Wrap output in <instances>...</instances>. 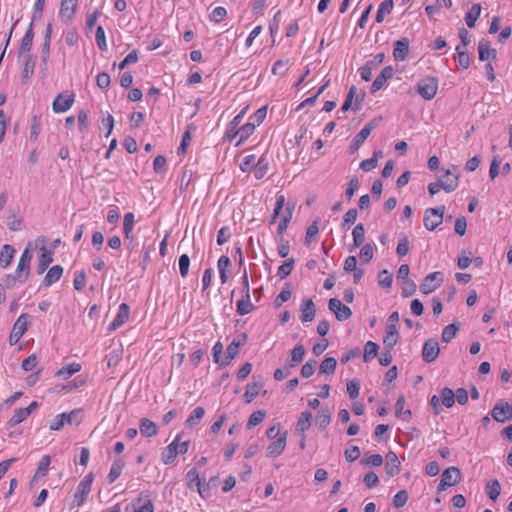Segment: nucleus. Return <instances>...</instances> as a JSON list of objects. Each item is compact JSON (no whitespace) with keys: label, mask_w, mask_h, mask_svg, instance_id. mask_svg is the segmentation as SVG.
<instances>
[{"label":"nucleus","mask_w":512,"mask_h":512,"mask_svg":"<svg viewBox=\"0 0 512 512\" xmlns=\"http://www.w3.org/2000/svg\"><path fill=\"white\" fill-rule=\"evenodd\" d=\"M458 169L456 166H451L439 176L436 182L428 185V192H439L441 189L446 192L454 191L458 186Z\"/></svg>","instance_id":"nucleus-1"},{"label":"nucleus","mask_w":512,"mask_h":512,"mask_svg":"<svg viewBox=\"0 0 512 512\" xmlns=\"http://www.w3.org/2000/svg\"><path fill=\"white\" fill-rule=\"evenodd\" d=\"M439 81L434 76H425L418 80L415 89L416 92L427 101L432 100L438 91Z\"/></svg>","instance_id":"nucleus-2"},{"label":"nucleus","mask_w":512,"mask_h":512,"mask_svg":"<svg viewBox=\"0 0 512 512\" xmlns=\"http://www.w3.org/2000/svg\"><path fill=\"white\" fill-rule=\"evenodd\" d=\"M93 482V473L87 474L78 484L76 491L74 493L73 501L71 503V508L80 507L85 500L87 499L89 493L91 492Z\"/></svg>","instance_id":"nucleus-3"},{"label":"nucleus","mask_w":512,"mask_h":512,"mask_svg":"<svg viewBox=\"0 0 512 512\" xmlns=\"http://www.w3.org/2000/svg\"><path fill=\"white\" fill-rule=\"evenodd\" d=\"M31 259H32V253L29 250V248L27 247L23 251V253L18 261L15 276L7 277V285H9L10 280H12V281L19 280L20 282L23 283L28 279L29 272H30L29 267H30Z\"/></svg>","instance_id":"nucleus-4"},{"label":"nucleus","mask_w":512,"mask_h":512,"mask_svg":"<svg viewBox=\"0 0 512 512\" xmlns=\"http://www.w3.org/2000/svg\"><path fill=\"white\" fill-rule=\"evenodd\" d=\"M444 213V206L426 209L423 218L425 228L430 231L435 230L442 223Z\"/></svg>","instance_id":"nucleus-5"},{"label":"nucleus","mask_w":512,"mask_h":512,"mask_svg":"<svg viewBox=\"0 0 512 512\" xmlns=\"http://www.w3.org/2000/svg\"><path fill=\"white\" fill-rule=\"evenodd\" d=\"M461 480V472L457 467L451 466L446 468L442 475L440 483L437 487L438 492H442L447 489V487L454 486L458 484Z\"/></svg>","instance_id":"nucleus-6"},{"label":"nucleus","mask_w":512,"mask_h":512,"mask_svg":"<svg viewBox=\"0 0 512 512\" xmlns=\"http://www.w3.org/2000/svg\"><path fill=\"white\" fill-rule=\"evenodd\" d=\"M247 342V335L245 333L240 334L237 338H234L226 349V355L221 361V366H227L230 362L238 355L239 349L243 347Z\"/></svg>","instance_id":"nucleus-7"},{"label":"nucleus","mask_w":512,"mask_h":512,"mask_svg":"<svg viewBox=\"0 0 512 512\" xmlns=\"http://www.w3.org/2000/svg\"><path fill=\"white\" fill-rule=\"evenodd\" d=\"M242 284L245 297L237 301V313L239 315H246L254 310V306L250 301V288L246 271L244 272V275L242 277Z\"/></svg>","instance_id":"nucleus-8"},{"label":"nucleus","mask_w":512,"mask_h":512,"mask_svg":"<svg viewBox=\"0 0 512 512\" xmlns=\"http://www.w3.org/2000/svg\"><path fill=\"white\" fill-rule=\"evenodd\" d=\"M377 125L378 121L376 119H372L354 136L350 144L351 153L356 152L361 147Z\"/></svg>","instance_id":"nucleus-9"},{"label":"nucleus","mask_w":512,"mask_h":512,"mask_svg":"<svg viewBox=\"0 0 512 512\" xmlns=\"http://www.w3.org/2000/svg\"><path fill=\"white\" fill-rule=\"evenodd\" d=\"M443 282L442 272L436 271L428 274L420 284V291L427 295L435 291Z\"/></svg>","instance_id":"nucleus-10"},{"label":"nucleus","mask_w":512,"mask_h":512,"mask_svg":"<svg viewBox=\"0 0 512 512\" xmlns=\"http://www.w3.org/2000/svg\"><path fill=\"white\" fill-rule=\"evenodd\" d=\"M491 415L495 421L504 423L512 419V405L508 402H499L493 407Z\"/></svg>","instance_id":"nucleus-11"},{"label":"nucleus","mask_w":512,"mask_h":512,"mask_svg":"<svg viewBox=\"0 0 512 512\" xmlns=\"http://www.w3.org/2000/svg\"><path fill=\"white\" fill-rule=\"evenodd\" d=\"M75 95L71 94H58L52 103V109L55 113H63L68 111L74 103Z\"/></svg>","instance_id":"nucleus-12"},{"label":"nucleus","mask_w":512,"mask_h":512,"mask_svg":"<svg viewBox=\"0 0 512 512\" xmlns=\"http://www.w3.org/2000/svg\"><path fill=\"white\" fill-rule=\"evenodd\" d=\"M440 353L439 343L435 339L425 341L422 349V357L426 363L435 361Z\"/></svg>","instance_id":"nucleus-13"},{"label":"nucleus","mask_w":512,"mask_h":512,"mask_svg":"<svg viewBox=\"0 0 512 512\" xmlns=\"http://www.w3.org/2000/svg\"><path fill=\"white\" fill-rule=\"evenodd\" d=\"M410 41L408 38L403 37L394 43L393 57L397 62L406 60L409 53Z\"/></svg>","instance_id":"nucleus-14"},{"label":"nucleus","mask_w":512,"mask_h":512,"mask_svg":"<svg viewBox=\"0 0 512 512\" xmlns=\"http://www.w3.org/2000/svg\"><path fill=\"white\" fill-rule=\"evenodd\" d=\"M478 54L480 61H488L496 58L497 51L491 47L489 40L481 39L478 43Z\"/></svg>","instance_id":"nucleus-15"},{"label":"nucleus","mask_w":512,"mask_h":512,"mask_svg":"<svg viewBox=\"0 0 512 512\" xmlns=\"http://www.w3.org/2000/svg\"><path fill=\"white\" fill-rule=\"evenodd\" d=\"M287 432L282 433L267 448V456L276 458L282 454L286 447Z\"/></svg>","instance_id":"nucleus-16"},{"label":"nucleus","mask_w":512,"mask_h":512,"mask_svg":"<svg viewBox=\"0 0 512 512\" xmlns=\"http://www.w3.org/2000/svg\"><path fill=\"white\" fill-rule=\"evenodd\" d=\"M394 74V69L392 66H386L383 68L381 73L377 75L375 80L373 81L371 85V93H375L379 91L387 82V80L391 79Z\"/></svg>","instance_id":"nucleus-17"},{"label":"nucleus","mask_w":512,"mask_h":512,"mask_svg":"<svg viewBox=\"0 0 512 512\" xmlns=\"http://www.w3.org/2000/svg\"><path fill=\"white\" fill-rule=\"evenodd\" d=\"M400 461L398 456L393 451L386 454L385 471L388 477H393L400 472Z\"/></svg>","instance_id":"nucleus-18"},{"label":"nucleus","mask_w":512,"mask_h":512,"mask_svg":"<svg viewBox=\"0 0 512 512\" xmlns=\"http://www.w3.org/2000/svg\"><path fill=\"white\" fill-rule=\"evenodd\" d=\"M126 510L128 512H153L154 507L149 499L143 501L142 497H138L127 505Z\"/></svg>","instance_id":"nucleus-19"},{"label":"nucleus","mask_w":512,"mask_h":512,"mask_svg":"<svg viewBox=\"0 0 512 512\" xmlns=\"http://www.w3.org/2000/svg\"><path fill=\"white\" fill-rule=\"evenodd\" d=\"M130 309L129 306L126 303H122L119 306L118 313L114 320L109 325V331H114L118 329L120 326H122L129 318Z\"/></svg>","instance_id":"nucleus-20"},{"label":"nucleus","mask_w":512,"mask_h":512,"mask_svg":"<svg viewBox=\"0 0 512 512\" xmlns=\"http://www.w3.org/2000/svg\"><path fill=\"white\" fill-rule=\"evenodd\" d=\"M33 38H34V30H33V24L30 23L19 46L18 53L19 55H22L24 53H28L33 44Z\"/></svg>","instance_id":"nucleus-21"},{"label":"nucleus","mask_w":512,"mask_h":512,"mask_svg":"<svg viewBox=\"0 0 512 512\" xmlns=\"http://www.w3.org/2000/svg\"><path fill=\"white\" fill-rule=\"evenodd\" d=\"M62 274H63L62 266H60V265L52 266L48 270L46 276L44 277L43 285L46 287L51 286L53 283H55L56 281H58L61 278Z\"/></svg>","instance_id":"nucleus-22"},{"label":"nucleus","mask_w":512,"mask_h":512,"mask_svg":"<svg viewBox=\"0 0 512 512\" xmlns=\"http://www.w3.org/2000/svg\"><path fill=\"white\" fill-rule=\"evenodd\" d=\"M301 320L303 322H310L314 319L316 309L312 299L305 300L301 305Z\"/></svg>","instance_id":"nucleus-23"},{"label":"nucleus","mask_w":512,"mask_h":512,"mask_svg":"<svg viewBox=\"0 0 512 512\" xmlns=\"http://www.w3.org/2000/svg\"><path fill=\"white\" fill-rule=\"evenodd\" d=\"M139 430L140 433L145 437H152L158 432L156 424L147 418L141 419Z\"/></svg>","instance_id":"nucleus-24"},{"label":"nucleus","mask_w":512,"mask_h":512,"mask_svg":"<svg viewBox=\"0 0 512 512\" xmlns=\"http://www.w3.org/2000/svg\"><path fill=\"white\" fill-rule=\"evenodd\" d=\"M77 7H78V3L70 2V3H66L64 5L63 1L61 0V6H60V12H59L60 16L63 19L65 18L66 19L65 21H71L75 17Z\"/></svg>","instance_id":"nucleus-25"},{"label":"nucleus","mask_w":512,"mask_h":512,"mask_svg":"<svg viewBox=\"0 0 512 512\" xmlns=\"http://www.w3.org/2000/svg\"><path fill=\"white\" fill-rule=\"evenodd\" d=\"M14 254H15V249L9 245V244H5L3 247H2V250H1V253H0V265L1 267L3 268H7L13 257H14Z\"/></svg>","instance_id":"nucleus-26"},{"label":"nucleus","mask_w":512,"mask_h":512,"mask_svg":"<svg viewBox=\"0 0 512 512\" xmlns=\"http://www.w3.org/2000/svg\"><path fill=\"white\" fill-rule=\"evenodd\" d=\"M269 161L265 155L258 158L256 166L253 170L256 179L263 178L268 172Z\"/></svg>","instance_id":"nucleus-27"},{"label":"nucleus","mask_w":512,"mask_h":512,"mask_svg":"<svg viewBox=\"0 0 512 512\" xmlns=\"http://www.w3.org/2000/svg\"><path fill=\"white\" fill-rule=\"evenodd\" d=\"M29 324H30L29 315L23 313L18 317V319L14 323V325L12 327V331L16 332L20 336H23L24 333L27 331Z\"/></svg>","instance_id":"nucleus-28"},{"label":"nucleus","mask_w":512,"mask_h":512,"mask_svg":"<svg viewBox=\"0 0 512 512\" xmlns=\"http://www.w3.org/2000/svg\"><path fill=\"white\" fill-rule=\"evenodd\" d=\"M255 127H256V124L255 123H251V122H248L244 125H242L236 132H235V135H238L239 136V140L238 142L236 143V145H240L243 141H245L246 139H248L250 137V135H252V133L254 132L255 130Z\"/></svg>","instance_id":"nucleus-29"},{"label":"nucleus","mask_w":512,"mask_h":512,"mask_svg":"<svg viewBox=\"0 0 512 512\" xmlns=\"http://www.w3.org/2000/svg\"><path fill=\"white\" fill-rule=\"evenodd\" d=\"M480 13H481V5L478 3L473 4L472 7L470 8V10L465 15V22L469 28H473L475 26V23H476L477 19L479 18Z\"/></svg>","instance_id":"nucleus-30"},{"label":"nucleus","mask_w":512,"mask_h":512,"mask_svg":"<svg viewBox=\"0 0 512 512\" xmlns=\"http://www.w3.org/2000/svg\"><path fill=\"white\" fill-rule=\"evenodd\" d=\"M29 416V411L24 410L23 408H18L14 411L13 416L6 422L7 428H12L21 422H23L25 419H27Z\"/></svg>","instance_id":"nucleus-31"},{"label":"nucleus","mask_w":512,"mask_h":512,"mask_svg":"<svg viewBox=\"0 0 512 512\" xmlns=\"http://www.w3.org/2000/svg\"><path fill=\"white\" fill-rule=\"evenodd\" d=\"M312 413L310 411L302 412L298 418L296 429L302 433L311 427Z\"/></svg>","instance_id":"nucleus-32"},{"label":"nucleus","mask_w":512,"mask_h":512,"mask_svg":"<svg viewBox=\"0 0 512 512\" xmlns=\"http://www.w3.org/2000/svg\"><path fill=\"white\" fill-rule=\"evenodd\" d=\"M35 64H36V62H35L33 56L27 55L26 61L24 63L22 75H21L23 83H25L28 79H30L32 77V75L34 74Z\"/></svg>","instance_id":"nucleus-33"},{"label":"nucleus","mask_w":512,"mask_h":512,"mask_svg":"<svg viewBox=\"0 0 512 512\" xmlns=\"http://www.w3.org/2000/svg\"><path fill=\"white\" fill-rule=\"evenodd\" d=\"M81 370V365L79 363H71L64 367H62L60 370L57 371L56 375L62 379H68L73 374L79 372Z\"/></svg>","instance_id":"nucleus-34"},{"label":"nucleus","mask_w":512,"mask_h":512,"mask_svg":"<svg viewBox=\"0 0 512 512\" xmlns=\"http://www.w3.org/2000/svg\"><path fill=\"white\" fill-rule=\"evenodd\" d=\"M52 261H53L52 252L48 251L44 247H42V254L39 258V264H38V268H37L38 274L44 273Z\"/></svg>","instance_id":"nucleus-35"},{"label":"nucleus","mask_w":512,"mask_h":512,"mask_svg":"<svg viewBox=\"0 0 512 512\" xmlns=\"http://www.w3.org/2000/svg\"><path fill=\"white\" fill-rule=\"evenodd\" d=\"M485 489H486V493H487L488 497L493 501H495L501 493V486L497 479L490 480L486 484Z\"/></svg>","instance_id":"nucleus-36"},{"label":"nucleus","mask_w":512,"mask_h":512,"mask_svg":"<svg viewBox=\"0 0 512 512\" xmlns=\"http://www.w3.org/2000/svg\"><path fill=\"white\" fill-rule=\"evenodd\" d=\"M205 414V410L203 407H196L195 409L192 410V412L190 413L189 417L187 418L186 420V424L187 426L189 427H194L196 425H198L201 421V419L203 418Z\"/></svg>","instance_id":"nucleus-37"},{"label":"nucleus","mask_w":512,"mask_h":512,"mask_svg":"<svg viewBox=\"0 0 512 512\" xmlns=\"http://www.w3.org/2000/svg\"><path fill=\"white\" fill-rule=\"evenodd\" d=\"M181 439V435H177V437L174 439V441L168 445L167 447V455L165 456L164 462L166 464H170L173 462L177 454H179L178 450V442Z\"/></svg>","instance_id":"nucleus-38"},{"label":"nucleus","mask_w":512,"mask_h":512,"mask_svg":"<svg viewBox=\"0 0 512 512\" xmlns=\"http://www.w3.org/2000/svg\"><path fill=\"white\" fill-rule=\"evenodd\" d=\"M378 350H379V346L377 343H375L373 341L366 342V344L364 346V355H363L364 362L367 363V362L371 361L373 358H375L377 356Z\"/></svg>","instance_id":"nucleus-39"},{"label":"nucleus","mask_w":512,"mask_h":512,"mask_svg":"<svg viewBox=\"0 0 512 512\" xmlns=\"http://www.w3.org/2000/svg\"><path fill=\"white\" fill-rule=\"evenodd\" d=\"M261 387V383L248 384L244 393L245 402L251 403L259 395Z\"/></svg>","instance_id":"nucleus-40"},{"label":"nucleus","mask_w":512,"mask_h":512,"mask_svg":"<svg viewBox=\"0 0 512 512\" xmlns=\"http://www.w3.org/2000/svg\"><path fill=\"white\" fill-rule=\"evenodd\" d=\"M440 399L445 407L451 408L455 403V394L452 389L444 387L440 392Z\"/></svg>","instance_id":"nucleus-41"},{"label":"nucleus","mask_w":512,"mask_h":512,"mask_svg":"<svg viewBox=\"0 0 512 512\" xmlns=\"http://www.w3.org/2000/svg\"><path fill=\"white\" fill-rule=\"evenodd\" d=\"M353 235V247H359L363 244L365 239V229L362 223L357 224L352 232Z\"/></svg>","instance_id":"nucleus-42"},{"label":"nucleus","mask_w":512,"mask_h":512,"mask_svg":"<svg viewBox=\"0 0 512 512\" xmlns=\"http://www.w3.org/2000/svg\"><path fill=\"white\" fill-rule=\"evenodd\" d=\"M336 366V359L334 357H327L320 364V373L331 375L335 372Z\"/></svg>","instance_id":"nucleus-43"},{"label":"nucleus","mask_w":512,"mask_h":512,"mask_svg":"<svg viewBox=\"0 0 512 512\" xmlns=\"http://www.w3.org/2000/svg\"><path fill=\"white\" fill-rule=\"evenodd\" d=\"M330 421H331V413H330L329 409L322 408L321 410L318 411V413L316 415V424L320 428H326L330 424Z\"/></svg>","instance_id":"nucleus-44"},{"label":"nucleus","mask_w":512,"mask_h":512,"mask_svg":"<svg viewBox=\"0 0 512 512\" xmlns=\"http://www.w3.org/2000/svg\"><path fill=\"white\" fill-rule=\"evenodd\" d=\"M378 156H382V151H375L371 158L363 160L360 163V168L365 172L373 170L374 168L377 167Z\"/></svg>","instance_id":"nucleus-45"},{"label":"nucleus","mask_w":512,"mask_h":512,"mask_svg":"<svg viewBox=\"0 0 512 512\" xmlns=\"http://www.w3.org/2000/svg\"><path fill=\"white\" fill-rule=\"evenodd\" d=\"M458 331L459 326L455 323L447 325L442 331L441 340L445 343H449L456 336Z\"/></svg>","instance_id":"nucleus-46"},{"label":"nucleus","mask_w":512,"mask_h":512,"mask_svg":"<svg viewBox=\"0 0 512 512\" xmlns=\"http://www.w3.org/2000/svg\"><path fill=\"white\" fill-rule=\"evenodd\" d=\"M257 160L258 158H256V156L253 154L246 155L240 163V169L243 172L253 171L256 166Z\"/></svg>","instance_id":"nucleus-47"},{"label":"nucleus","mask_w":512,"mask_h":512,"mask_svg":"<svg viewBox=\"0 0 512 512\" xmlns=\"http://www.w3.org/2000/svg\"><path fill=\"white\" fill-rule=\"evenodd\" d=\"M266 417V412L264 410H257L253 412L247 422V429H251L258 424H260Z\"/></svg>","instance_id":"nucleus-48"},{"label":"nucleus","mask_w":512,"mask_h":512,"mask_svg":"<svg viewBox=\"0 0 512 512\" xmlns=\"http://www.w3.org/2000/svg\"><path fill=\"white\" fill-rule=\"evenodd\" d=\"M293 268H294V259L293 258L288 259L282 265L279 266L277 275L279 276L280 279H285L286 277H288L291 274Z\"/></svg>","instance_id":"nucleus-49"},{"label":"nucleus","mask_w":512,"mask_h":512,"mask_svg":"<svg viewBox=\"0 0 512 512\" xmlns=\"http://www.w3.org/2000/svg\"><path fill=\"white\" fill-rule=\"evenodd\" d=\"M40 131H41L40 117L37 115H34L32 117V123H31V127H30V134H29L30 140L36 141L39 136Z\"/></svg>","instance_id":"nucleus-50"},{"label":"nucleus","mask_w":512,"mask_h":512,"mask_svg":"<svg viewBox=\"0 0 512 512\" xmlns=\"http://www.w3.org/2000/svg\"><path fill=\"white\" fill-rule=\"evenodd\" d=\"M187 485L190 489L198 487L201 484L199 473L196 468H192L186 475Z\"/></svg>","instance_id":"nucleus-51"},{"label":"nucleus","mask_w":512,"mask_h":512,"mask_svg":"<svg viewBox=\"0 0 512 512\" xmlns=\"http://www.w3.org/2000/svg\"><path fill=\"white\" fill-rule=\"evenodd\" d=\"M402 288V297L407 298L412 296L416 292V284L412 279H407L402 281L401 283Z\"/></svg>","instance_id":"nucleus-52"},{"label":"nucleus","mask_w":512,"mask_h":512,"mask_svg":"<svg viewBox=\"0 0 512 512\" xmlns=\"http://www.w3.org/2000/svg\"><path fill=\"white\" fill-rule=\"evenodd\" d=\"M51 34H52V24L48 23L46 26L44 42L41 46V54L49 55L50 54V42H51Z\"/></svg>","instance_id":"nucleus-53"},{"label":"nucleus","mask_w":512,"mask_h":512,"mask_svg":"<svg viewBox=\"0 0 512 512\" xmlns=\"http://www.w3.org/2000/svg\"><path fill=\"white\" fill-rule=\"evenodd\" d=\"M123 464L120 461H115L110 469V472L107 476L108 482L113 483L117 480V478L122 473Z\"/></svg>","instance_id":"nucleus-54"},{"label":"nucleus","mask_w":512,"mask_h":512,"mask_svg":"<svg viewBox=\"0 0 512 512\" xmlns=\"http://www.w3.org/2000/svg\"><path fill=\"white\" fill-rule=\"evenodd\" d=\"M393 281V275L388 270H382L378 274V283L384 288H390Z\"/></svg>","instance_id":"nucleus-55"},{"label":"nucleus","mask_w":512,"mask_h":512,"mask_svg":"<svg viewBox=\"0 0 512 512\" xmlns=\"http://www.w3.org/2000/svg\"><path fill=\"white\" fill-rule=\"evenodd\" d=\"M360 390V382L358 379H352L347 382V393L350 399L354 400L358 397Z\"/></svg>","instance_id":"nucleus-56"},{"label":"nucleus","mask_w":512,"mask_h":512,"mask_svg":"<svg viewBox=\"0 0 512 512\" xmlns=\"http://www.w3.org/2000/svg\"><path fill=\"white\" fill-rule=\"evenodd\" d=\"M409 499L408 492L406 490H400L393 497V505L396 508H401L406 505Z\"/></svg>","instance_id":"nucleus-57"},{"label":"nucleus","mask_w":512,"mask_h":512,"mask_svg":"<svg viewBox=\"0 0 512 512\" xmlns=\"http://www.w3.org/2000/svg\"><path fill=\"white\" fill-rule=\"evenodd\" d=\"M291 295H292V292L288 287L283 288L282 291L275 298L274 306L276 308H279L280 306H282V304L284 302L288 301L291 298Z\"/></svg>","instance_id":"nucleus-58"},{"label":"nucleus","mask_w":512,"mask_h":512,"mask_svg":"<svg viewBox=\"0 0 512 512\" xmlns=\"http://www.w3.org/2000/svg\"><path fill=\"white\" fill-rule=\"evenodd\" d=\"M96 43L101 51L107 50L105 31L102 26H98L96 29Z\"/></svg>","instance_id":"nucleus-59"},{"label":"nucleus","mask_w":512,"mask_h":512,"mask_svg":"<svg viewBox=\"0 0 512 512\" xmlns=\"http://www.w3.org/2000/svg\"><path fill=\"white\" fill-rule=\"evenodd\" d=\"M396 252L400 257H404L409 252V240L407 236H403L399 239Z\"/></svg>","instance_id":"nucleus-60"},{"label":"nucleus","mask_w":512,"mask_h":512,"mask_svg":"<svg viewBox=\"0 0 512 512\" xmlns=\"http://www.w3.org/2000/svg\"><path fill=\"white\" fill-rule=\"evenodd\" d=\"M138 61V51L132 50L119 64L118 68L123 70L126 66L134 64Z\"/></svg>","instance_id":"nucleus-61"},{"label":"nucleus","mask_w":512,"mask_h":512,"mask_svg":"<svg viewBox=\"0 0 512 512\" xmlns=\"http://www.w3.org/2000/svg\"><path fill=\"white\" fill-rule=\"evenodd\" d=\"M190 258L187 254H183L179 258L180 275L185 278L189 273Z\"/></svg>","instance_id":"nucleus-62"},{"label":"nucleus","mask_w":512,"mask_h":512,"mask_svg":"<svg viewBox=\"0 0 512 512\" xmlns=\"http://www.w3.org/2000/svg\"><path fill=\"white\" fill-rule=\"evenodd\" d=\"M317 362L315 360L307 361L301 368V376L303 378H309L315 373V367Z\"/></svg>","instance_id":"nucleus-63"},{"label":"nucleus","mask_w":512,"mask_h":512,"mask_svg":"<svg viewBox=\"0 0 512 512\" xmlns=\"http://www.w3.org/2000/svg\"><path fill=\"white\" fill-rule=\"evenodd\" d=\"M288 60H277L272 66L274 75L283 76L287 71Z\"/></svg>","instance_id":"nucleus-64"}]
</instances>
